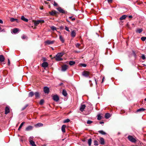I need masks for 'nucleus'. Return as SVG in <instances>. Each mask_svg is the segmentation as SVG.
Listing matches in <instances>:
<instances>
[{
	"label": "nucleus",
	"instance_id": "nucleus-56",
	"mask_svg": "<svg viewBox=\"0 0 146 146\" xmlns=\"http://www.w3.org/2000/svg\"><path fill=\"white\" fill-rule=\"evenodd\" d=\"M3 21L1 19H0V23L3 24Z\"/></svg>",
	"mask_w": 146,
	"mask_h": 146
},
{
	"label": "nucleus",
	"instance_id": "nucleus-44",
	"mask_svg": "<svg viewBox=\"0 0 146 146\" xmlns=\"http://www.w3.org/2000/svg\"><path fill=\"white\" fill-rule=\"evenodd\" d=\"M141 58L143 60H145L146 58V57L144 54H143L141 56Z\"/></svg>",
	"mask_w": 146,
	"mask_h": 146
},
{
	"label": "nucleus",
	"instance_id": "nucleus-47",
	"mask_svg": "<svg viewBox=\"0 0 146 146\" xmlns=\"http://www.w3.org/2000/svg\"><path fill=\"white\" fill-rule=\"evenodd\" d=\"M80 64L83 67H86V64H85L82 63V64Z\"/></svg>",
	"mask_w": 146,
	"mask_h": 146
},
{
	"label": "nucleus",
	"instance_id": "nucleus-58",
	"mask_svg": "<svg viewBox=\"0 0 146 146\" xmlns=\"http://www.w3.org/2000/svg\"><path fill=\"white\" fill-rule=\"evenodd\" d=\"M128 17L129 18H131L132 17V15H129Z\"/></svg>",
	"mask_w": 146,
	"mask_h": 146
},
{
	"label": "nucleus",
	"instance_id": "nucleus-39",
	"mask_svg": "<svg viewBox=\"0 0 146 146\" xmlns=\"http://www.w3.org/2000/svg\"><path fill=\"white\" fill-rule=\"evenodd\" d=\"M70 121V119H66L64 120L63 121V123H65L69 122Z\"/></svg>",
	"mask_w": 146,
	"mask_h": 146
},
{
	"label": "nucleus",
	"instance_id": "nucleus-41",
	"mask_svg": "<svg viewBox=\"0 0 146 146\" xmlns=\"http://www.w3.org/2000/svg\"><path fill=\"white\" fill-rule=\"evenodd\" d=\"M97 119L98 120H100L102 119V116L100 115H98Z\"/></svg>",
	"mask_w": 146,
	"mask_h": 146
},
{
	"label": "nucleus",
	"instance_id": "nucleus-22",
	"mask_svg": "<svg viewBox=\"0 0 146 146\" xmlns=\"http://www.w3.org/2000/svg\"><path fill=\"white\" fill-rule=\"evenodd\" d=\"M5 58L2 55H0V61L3 62L4 61Z\"/></svg>",
	"mask_w": 146,
	"mask_h": 146
},
{
	"label": "nucleus",
	"instance_id": "nucleus-11",
	"mask_svg": "<svg viewBox=\"0 0 146 146\" xmlns=\"http://www.w3.org/2000/svg\"><path fill=\"white\" fill-rule=\"evenodd\" d=\"M67 69V66L66 65H64L62 67V70L63 72L66 71Z\"/></svg>",
	"mask_w": 146,
	"mask_h": 146
},
{
	"label": "nucleus",
	"instance_id": "nucleus-15",
	"mask_svg": "<svg viewBox=\"0 0 146 146\" xmlns=\"http://www.w3.org/2000/svg\"><path fill=\"white\" fill-rule=\"evenodd\" d=\"M10 21L11 22H13L15 21H16L17 23H18L19 22V21L17 19H14L13 18H11Z\"/></svg>",
	"mask_w": 146,
	"mask_h": 146
},
{
	"label": "nucleus",
	"instance_id": "nucleus-25",
	"mask_svg": "<svg viewBox=\"0 0 146 146\" xmlns=\"http://www.w3.org/2000/svg\"><path fill=\"white\" fill-rule=\"evenodd\" d=\"M62 94L64 96H66L67 95V94L66 90H62Z\"/></svg>",
	"mask_w": 146,
	"mask_h": 146
},
{
	"label": "nucleus",
	"instance_id": "nucleus-64",
	"mask_svg": "<svg viewBox=\"0 0 146 146\" xmlns=\"http://www.w3.org/2000/svg\"><path fill=\"white\" fill-rule=\"evenodd\" d=\"M143 65L144 66H146V65L145 64H143Z\"/></svg>",
	"mask_w": 146,
	"mask_h": 146
},
{
	"label": "nucleus",
	"instance_id": "nucleus-40",
	"mask_svg": "<svg viewBox=\"0 0 146 146\" xmlns=\"http://www.w3.org/2000/svg\"><path fill=\"white\" fill-rule=\"evenodd\" d=\"M132 53H133V56H134L135 58H136L137 57V56L136 54H135V51L133 50Z\"/></svg>",
	"mask_w": 146,
	"mask_h": 146
},
{
	"label": "nucleus",
	"instance_id": "nucleus-36",
	"mask_svg": "<svg viewBox=\"0 0 146 146\" xmlns=\"http://www.w3.org/2000/svg\"><path fill=\"white\" fill-rule=\"evenodd\" d=\"M51 29L53 31H56V28L54 26H51L50 27Z\"/></svg>",
	"mask_w": 146,
	"mask_h": 146
},
{
	"label": "nucleus",
	"instance_id": "nucleus-51",
	"mask_svg": "<svg viewBox=\"0 0 146 146\" xmlns=\"http://www.w3.org/2000/svg\"><path fill=\"white\" fill-rule=\"evenodd\" d=\"M65 29L66 31H68V32L70 31L69 30L68 28L66 26H65Z\"/></svg>",
	"mask_w": 146,
	"mask_h": 146
},
{
	"label": "nucleus",
	"instance_id": "nucleus-42",
	"mask_svg": "<svg viewBox=\"0 0 146 146\" xmlns=\"http://www.w3.org/2000/svg\"><path fill=\"white\" fill-rule=\"evenodd\" d=\"M44 102V100L43 99L41 100L40 102V105H42Z\"/></svg>",
	"mask_w": 146,
	"mask_h": 146
},
{
	"label": "nucleus",
	"instance_id": "nucleus-61",
	"mask_svg": "<svg viewBox=\"0 0 146 146\" xmlns=\"http://www.w3.org/2000/svg\"><path fill=\"white\" fill-rule=\"evenodd\" d=\"M104 123V122L103 121H102V122H100V124H102V123Z\"/></svg>",
	"mask_w": 146,
	"mask_h": 146
},
{
	"label": "nucleus",
	"instance_id": "nucleus-27",
	"mask_svg": "<svg viewBox=\"0 0 146 146\" xmlns=\"http://www.w3.org/2000/svg\"><path fill=\"white\" fill-rule=\"evenodd\" d=\"M127 17V15H123L121 17L119 18L120 20H122L125 19Z\"/></svg>",
	"mask_w": 146,
	"mask_h": 146
},
{
	"label": "nucleus",
	"instance_id": "nucleus-45",
	"mask_svg": "<svg viewBox=\"0 0 146 146\" xmlns=\"http://www.w3.org/2000/svg\"><path fill=\"white\" fill-rule=\"evenodd\" d=\"M28 106V104H26L25 106L23 107L22 108V110H25L26 108Z\"/></svg>",
	"mask_w": 146,
	"mask_h": 146
},
{
	"label": "nucleus",
	"instance_id": "nucleus-14",
	"mask_svg": "<svg viewBox=\"0 0 146 146\" xmlns=\"http://www.w3.org/2000/svg\"><path fill=\"white\" fill-rule=\"evenodd\" d=\"M9 111L10 110L9 108L7 106L5 108V114H7L9 112Z\"/></svg>",
	"mask_w": 146,
	"mask_h": 146
},
{
	"label": "nucleus",
	"instance_id": "nucleus-8",
	"mask_svg": "<svg viewBox=\"0 0 146 146\" xmlns=\"http://www.w3.org/2000/svg\"><path fill=\"white\" fill-rule=\"evenodd\" d=\"M86 107V105L84 104H81L80 108V110L82 111H83Z\"/></svg>",
	"mask_w": 146,
	"mask_h": 146
},
{
	"label": "nucleus",
	"instance_id": "nucleus-38",
	"mask_svg": "<svg viewBox=\"0 0 146 146\" xmlns=\"http://www.w3.org/2000/svg\"><path fill=\"white\" fill-rule=\"evenodd\" d=\"M143 31L142 29H138L136 30V32H137L139 33H141Z\"/></svg>",
	"mask_w": 146,
	"mask_h": 146
},
{
	"label": "nucleus",
	"instance_id": "nucleus-17",
	"mask_svg": "<svg viewBox=\"0 0 146 146\" xmlns=\"http://www.w3.org/2000/svg\"><path fill=\"white\" fill-rule=\"evenodd\" d=\"M111 117L110 114L109 113H106L105 115V117L106 119H108Z\"/></svg>",
	"mask_w": 146,
	"mask_h": 146
},
{
	"label": "nucleus",
	"instance_id": "nucleus-57",
	"mask_svg": "<svg viewBox=\"0 0 146 146\" xmlns=\"http://www.w3.org/2000/svg\"><path fill=\"white\" fill-rule=\"evenodd\" d=\"M104 79H105V78H104V77H103V78L102 79V83L103 82Z\"/></svg>",
	"mask_w": 146,
	"mask_h": 146
},
{
	"label": "nucleus",
	"instance_id": "nucleus-50",
	"mask_svg": "<svg viewBox=\"0 0 146 146\" xmlns=\"http://www.w3.org/2000/svg\"><path fill=\"white\" fill-rule=\"evenodd\" d=\"M58 4L55 1H54L53 5L54 6H57Z\"/></svg>",
	"mask_w": 146,
	"mask_h": 146
},
{
	"label": "nucleus",
	"instance_id": "nucleus-16",
	"mask_svg": "<svg viewBox=\"0 0 146 146\" xmlns=\"http://www.w3.org/2000/svg\"><path fill=\"white\" fill-rule=\"evenodd\" d=\"M42 21L43 22H44L43 20H38L36 21L34 23L35 25V26L37 25Z\"/></svg>",
	"mask_w": 146,
	"mask_h": 146
},
{
	"label": "nucleus",
	"instance_id": "nucleus-4",
	"mask_svg": "<svg viewBox=\"0 0 146 146\" xmlns=\"http://www.w3.org/2000/svg\"><path fill=\"white\" fill-rule=\"evenodd\" d=\"M52 96V98L54 101L56 102H58L59 101V98L58 96L57 95H54L53 96Z\"/></svg>",
	"mask_w": 146,
	"mask_h": 146
},
{
	"label": "nucleus",
	"instance_id": "nucleus-9",
	"mask_svg": "<svg viewBox=\"0 0 146 146\" xmlns=\"http://www.w3.org/2000/svg\"><path fill=\"white\" fill-rule=\"evenodd\" d=\"M48 65V63L46 62H44L42 64V66L44 68H46Z\"/></svg>",
	"mask_w": 146,
	"mask_h": 146
},
{
	"label": "nucleus",
	"instance_id": "nucleus-54",
	"mask_svg": "<svg viewBox=\"0 0 146 146\" xmlns=\"http://www.w3.org/2000/svg\"><path fill=\"white\" fill-rule=\"evenodd\" d=\"M60 28L62 30L64 29V27L62 26H61L60 27Z\"/></svg>",
	"mask_w": 146,
	"mask_h": 146
},
{
	"label": "nucleus",
	"instance_id": "nucleus-52",
	"mask_svg": "<svg viewBox=\"0 0 146 146\" xmlns=\"http://www.w3.org/2000/svg\"><path fill=\"white\" fill-rule=\"evenodd\" d=\"M22 39H25L26 38V36L25 35H23L21 37Z\"/></svg>",
	"mask_w": 146,
	"mask_h": 146
},
{
	"label": "nucleus",
	"instance_id": "nucleus-5",
	"mask_svg": "<svg viewBox=\"0 0 146 146\" xmlns=\"http://www.w3.org/2000/svg\"><path fill=\"white\" fill-rule=\"evenodd\" d=\"M54 41H55L54 40L50 41V40H47L45 41L44 42L45 44L50 45L53 44Z\"/></svg>",
	"mask_w": 146,
	"mask_h": 146
},
{
	"label": "nucleus",
	"instance_id": "nucleus-59",
	"mask_svg": "<svg viewBox=\"0 0 146 146\" xmlns=\"http://www.w3.org/2000/svg\"><path fill=\"white\" fill-rule=\"evenodd\" d=\"M94 80H95V81L96 84V85H97V81H96V79L95 78H94Z\"/></svg>",
	"mask_w": 146,
	"mask_h": 146
},
{
	"label": "nucleus",
	"instance_id": "nucleus-60",
	"mask_svg": "<svg viewBox=\"0 0 146 146\" xmlns=\"http://www.w3.org/2000/svg\"><path fill=\"white\" fill-rule=\"evenodd\" d=\"M63 84V83H60V84H59V85L60 86H61L62 85V84Z\"/></svg>",
	"mask_w": 146,
	"mask_h": 146
},
{
	"label": "nucleus",
	"instance_id": "nucleus-3",
	"mask_svg": "<svg viewBox=\"0 0 146 146\" xmlns=\"http://www.w3.org/2000/svg\"><path fill=\"white\" fill-rule=\"evenodd\" d=\"M56 9L59 11V12L63 14H67V12L63 9H62L61 7H59L57 8H56Z\"/></svg>",
	"mask_w": 146,
	"mask_h": 146
},
{
	"label": "nucleus",
	"instance_id": "nucleus-24",
	"mask_svg": "<svg viewBox=\"0 0 146 146\" xmlns=\"http://www.w3.org/2000/svg\"><path fill=\"white\" fill-rule=\"evenodd\" d=\"M34 95L35 96L36 98H39L40 96V94L38 92H36L34 93Z\"/></svg>",
	"mask_w": 146,
	"mask_h": 146
},
{
	"label": "nucleus",
	"instance_id": "nucleus-30",
	"mask_svg": "<svg viewBox=\"0 0 146 146\" xmlns=\"http://www.w3.org/2000/svg\"><path fill=\"white\" fill-rule=\"evenodd\" d=\"M18 31V29L17 28L14 29L12 30V32L14 33H16Z\"/></svg>",
	"mask_w": 146,
	"mask_h": 146
},
{
	"label": "nucleus",
	"instance_id": "nucleus-37",
	"mask_svg": "<svg viewBox=\"0 0 146 146\" xmlns=\"http://www.w3.org/2000/svg\"><path fill=\"white\" fill-rule=\"evenodd\" d=\"M64 54V53L63 52H60L58 53L57 54L56 56H59L61 57Z\"/></svg>",
	"mask_w": 146,
	"mask_h": 146
},
{
	"label": "nucleus",
	"instance_id": "nucleus-63",
	"mask_svg": "<svg viewBox=\"0 0 146 146\" xmlns=\"http://www.w3.org/2000/svg\"><path fill=\"white\" fill-rule=\"evenodd\" d=\"M57 31L58 33H59L60 34H61L60 33V32H59V31Z\"/></svg>",
	"mask_w": 146,
	"mask_h": 146
},
{
	"label": "nucleus",
	"instance_id": "nucleus-12",
	"mask_svg": "<svg viewBox=\"0 0 146 146\" xmlns=\"http://www.w3.org/2000/svg\"><path fill=\"white\" fill-rule=\"evenodd\" d=\"M55 57V59L57 61H59L63 60V59L61 58L60 57L58 56H56H56Z\"/></svg>",
	"mask_w": 146,
	"mask_h": 146
},
{
	"label": "nucleus",
	"instance_id": "nucleus-18",
	"mask_svg": "<svg viewBox=\"0 0 146 146\" xmlns=\"http://www.w3.org/2000/svg\"><path fill=\"white\" fill-rule=\"evenodd\" d=\"M57 13V11H56L54 10L52 11L51 12H49V13L51 15H55Z\"/></svg>",
	"mask_w": 146,
	"mask_h": 146
},
{
	"label": "nucleus",
	"instance_id": "nucleus-31",
	"mask_svg": "<svg viewBox=\"0 0 146 146\" xmlns=\"http://www.w3.org/2000/svg\"><path fill=\"white\" fill-rule=\"evenodd\" d=\"M25 123V122H22L21 124H20L19 127V128H18V130H20L21 129V127H22L23 125Z\"/></svg>",
	"mask_w": 146,
	"mask_h": 146
},
{
	"label": "nucleus",
	"instance_id": "nucleus-33",
	"mask_svg": "<svg viewBox=\"0 0 146 146\" xmlns=\"http://www.w3.org/2000/svg\"><path fill=\"white\" fill-rule=\"evenodd\" d=\"M75 64V62L73 61H70L69 62V64L70 66L73 65Z\"/></svg>",
	"mask_w": 146,
	"mask_h": 146
},
{
	"label": "nucleus",
	"instance_id": "nucleus-13",
	"mask_svg": "<svg viewBox=\"0 0 146 146\" xmlns=\"http://www.w3.org/2000/svg\"><path fill=\"white\" fill-rule=\"evenodd\" d=\"M66 127V126L65 125H63L61 127V130L62 132L63 133L65 132V128Z\"/></svg>",
	"mask_w": 146,
	"mask_h": 146
},
{
	"label": "nucleus",
	"instance_id": "nucleus-26",
	"mask_svg": "<svg viewBox=\"0 0 146 146\" xmlns=\"http://www.w3.org/2000/svg\"><path fill=\"white\" fill-rule=\"evenodd\" d=\"M145 110V109L143 108H140V109H138L137 111V112H142V111H144Z\"/></svg>",
	"mask_w": 146,
	"mask_h": 146
},
{
	"label": "nucleus",
	"instance_id": "nucleus-49",
	"mask_svg": "<svg viewBox=\"0 0 146 146\" xmlns=\"http://www.w3.org/2000/svg\"><path fill=\"white\" fill-rule=\"evenodd\" d=\"M80 44L78 43H77L76 45V47L77 48H78L80 46Z\"/></svg>",
	"mask_w": 146,
	"mask_h": 146
},
{
	"label": "nucleus",
	"instance_id": "nucleus-48",
	"mask_svg": "<svg viewBox=\"0 0 146 146\" xmlns=\"http://www.w3.org/2000/svg\"><path fill=\"white\" fill-rule=\"evenodd\" d=\"M69 18L70 19H71V20L72 21H74L75 20V18H72V16L69 17Z\"/></svg>",
	"mask_w": 146,
	"mask_h": 146
},
{
	"label": "nucleus",
	"instance_id": "nucleus-34",
	"mask_svg": "<svg viewBox=\"0 0 146 146\" xmlns=\"http://www.w3.org/2000/svg\"><path fill=\"white\" fill-rule=\"evenodd\" d=\"M94 145L95 146H98V142L97 140H94Z\"/></svg>",
	"mask_w": 146,
	"mask_h": 146
},
{
	"label": "nucleus",
	"instance_id": "nucleus-6",
	"mask_svg": "<svg viewBox=\"0 0 146 146\" xmlns=\"http://www.w3.org/2000/svg\"><path fill=\"white\" fill-rule=\"evenodd\" d=\"M44 92L45 94H48L49 92V88L47 86L44 87Z\"/></svg>",
	"mask_w": 146,
	"mask_h": 146
},
{
	"label": "nucleus",
	"instance_id": "nucleus-2",
	"mask_svg": "<svg viewBox=\"0 0 146 146\" xmlns=\"http://www.w3.org/2000/svg\"><path fill=\"white\" fill-rule=\"evenodd\" d=\"M128 139L131 142L135 143L136 141V140L135 138H133L132 136L129 135L127 137Z\"/></svg>",
	"mask_w": 146,
	"mask_h": 146
},
{
	"label": "nucleus",
	"instance_id": "nucleus-28",
	"mask_svg": "<svg viewBox=\"0 0 146 146\" xmlns=\"http://www.w3.org/2000/svg\"><path fill=\"white\" fill-rule=\"evenodd\" d=\"M59 39L62 43H63L64 42V39L63 38L61 35H59Z\"/></svg>",
	"mask_w": 146,
	"mask_h": 146
},
{
	"label": "nucleus",
	"instance_id": "nucleus-21",
	"mask_svg": "<svg viewBox=\"0 0 146 146\" xmlns=\"http://www.w3.org/2000/svg\"><path fill=\"white\" fill-rule=\"evenodd\" d=\"M21 19L22 20L25 22H28V19H27L26 18H25V17H24V16H21Z\"/></svg>",
	"mask_w": 146,
	"mask_h": 146
},
{
	"label": "nucleus",
	"instance_id": "nucleus-43",
	"mask_svg": "<svg viewBox=\"0 0 146 146\" xmlns=\"http://www.w3.org/2000/svg\"><path fill=\"white\" fill-rule=\"evenodd\" d=\"M141 39L143 41H144L146 39V37H142L141 38Z\"/></svg>",
	"mask_w": 146,
	"mask_h": 146
},
{
	"label": "nucleus",
	"instance_id": "nucleus-1",
	"mask_svg": "<svg viewBox=\"0 0 146 146\" xmlns=\"http://www.w3.org/2000/svg\"><path fill=\"white\" fill-rule=\"evenodd\" d=\"M90 73L89 72L85 70L82 72V75L86 78H90V77L89 76Z\"/></svg>",
	"mask_w": 146,
	"mask_h": 146
},
{
	"label": "nucleus",
	"instance_id": "nucleus-53",
	"mask_svg": "<svg viewBox=\"0 0 146 146\" xmlns=\"http://www.w3.org/2000/svg\"><path fill=\"white\" fill-rule=\"evenodd\" d=\"M10 62L9 59H8V64L9 66L10 65Z\"/></svg>",
	"mask_w": 146,
	"mask_h": 146
},
{
	"label": "nucleus",
	"instance_id": "nucleus-32",
	"mask_svg": "<svg viewBox=\"0 0 146 146\" xmlns=\"http://www.w3.org/2000/svg\"><path fill=\"white\" fill-rule=\"evenodd\" d=\"M98 132L99 133L103 135H106V133L103 130L99 131Z\"/></svg>",
	"mask_w": 146,
	"mask_h": 146
},
{
	"label": "nucleus",
	"instance_id": "nucleus-29",
	"mask_svg": "<svg viewBox=\"0 0 146 146\" xmlns=\"http://www.w3.org/2000/svg\"><path fill=\"white\" fill-rule=\"evenodd\" d=\"M43 124L42 123H37L35 125V126L36 127H38L43 126Z\"/></svg>",
	"mask_w": 146,
	"mask_h": 146
},
{
	"label": "nucleus",
	"instance_id": "nucleus-20",
	"mask_svg": "<svg viewBox=\"0 0 146 146\" xmlns=\"http://www.w3.org/2000/svg\"><path fill=\"white\" fill-rule=\"evenodd\" d=\"M76 33L75 30H73L72 31L71 35L72 37H74L75 36Z\"/></svg>",
	"mask_w": 146,
	"mask_h": 146
},
{
	"label": "nucleus",
	"instance_id": "nucleus-10",
	"mask_svg": "<svg viewBox=\"0 0 146 146\" xmlns=\"http://www.w3.org/2000/svg\"><path fill=\"white\" fill-rule=\"evenodd\" d=\"M33 128V127L31 125H29L25 129V130L26 131H29L31 130Z\"/></svg>",
	"mask_w": 146,
	"mask_h": 146
},
{
	"label": "nucleus",
	"instance_id": "nucleus-7",
	"mask_svg": "<svg viewBox=\"0 0 146 146\" xmlns=\"http://www.w3.org/2000/svg\"><path fill=\"white\" fill-rule=\"evenodd\" d=\"M100 141L99 142L100 144L102 145H103L105 144V141L104 139L102 137L100 138Z\"/></svg>",
	"mask_w": 146,
	"mask_h": 146
},
{
	"label": "nucleus",
	"instance_id": "nucleus-19",
	"mask_svg": "<svg viewBox=\"0 0 146 146\" xmlns=\"http://www.w3.org/2000/svg\"><path fill=\"white\" fill-rule=\"evenodd\" d=\"M29 141L30 144L32 146H36V145L35 143V142L33 141L32 140H29Z\"/></svg>",
	"mask_w": 146,
	"mask_h": 146
},
{
	"label": "nucleus",
	"instance_id": "nucleus-35",
	"mask_svg": "<svg viewBox=\"0 0 146 146\" xmlns=\"http://www.w3.org/2000/svg\"><path fill=\"white\" fill-rule=\"evenodd\" d=\"M92 139L90 138L88 140V143L89 146H91L92 143Z\"/></svg>",
	"mask_w": 146,
	"mask_h": 146
},
{
	"label": "nucleus",
	"instance_id": "nucleus-46",
	"mask_svg": "<svg viewBox=\"0 0 146 146\" xmlns=\"http://www.w3.org/2000/svg\"><path fill=\"white\" fill-rule=\"evenodd\" d=\"M93 122V121H91L90 120H88L87 122V124H91V123H92Z\"/></svg>",
	"mask_w": 146,
	"mask_h": 146
},
{
	"label": "nucleus",
	"instance_id": "nucleus-55",
	"mask_svg": "<svg viewBox=\"0 0 146 146\" xmlns=\"http://www.w3.org/2000/svg\"><path fill=\"white\" fill-rule=\"evenodd\" d=\"M112 1V0H108V2L109 3H111Z\"/></svg>",
	"mask_w": 146,
	"mask_h": 146
},
{
	"label": "nucleus",
	"instance_id": "nucleus-62",
	"mask_svg": "<svg viewBox=\"0 0 146 146\" xmlns=\"http://www.w3.org/2000/svg\"><path fill=\"white\" fill-rule=\"evenodd\" d=\"M20 141H22V142H23V139H20Z\"/></svg>",
	"mask_w": 146,
	"mask_h": 146
},
{
	"label": "nucleus",
	"instance_id": "nucleus-23",
	"mask_svg": "<svg viewBox=\"0 0 146 146\" xmlns=\"http://www.w3.org/2000/svg\"><path fill=\"white\" fill-rule=\"evenodd\" d=\"M34 95V93L32 91L30 92L28 96L29 97H31Z\"/></svg>",
	"mask_w": 146,
	"mask_h": 146
}]
</instances>
